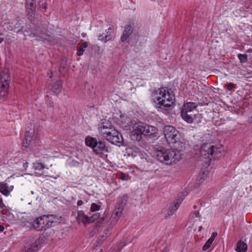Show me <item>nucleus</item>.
I'll return each instance as SVG.
<instances>
[{"label":"nucleus","instance_id":"obj_1","mask_svg":"<svg viewBox=\"0 0 252 252\" xmlns=\"http://www.w3.org/2000/svg\"><path fill=\"white\" fill-rule=\"evenodd\" d=\"M154 100L158 105L164 107L170 108L175 103L174 94L167 87L161 88L153 94Z\"/></svg>","mask_w":252,"mask_h":252},{"label":"nucleus","instance_id":"obj_2","mask_svg":"<svg viewBox=\"0 0 252 252\" xmlns=\"http://www.w3.org/2000/svg\"><path fill=\"white\" fill-rule=\"evenodd\" d=\"M212 143H204L200 148V154L201 157L205 158L219 159L224 156V148L220 143H218L215 145H211Z\"/></svg>","mask_w":252,"mask_h":252},{"label":"nucleus","instance_id":"obj_3","mask_svg":"<svg viewBox=\"0 0 252 252\" xmlns=\"http://www.w3.org/2000/svg\"><path fill=\"white\" fill-rule=\"evenodd\" d=\"M155 154L158 160L168 165L179 161L182 156L181 152L176 149L159 150Z\"/></svg>","mask_w":252,"mask_h":252},{"label":"nucleus","instance_id":"obj_4","mask_svg":"<svg viewBox=\"0 0 252 252\" xmlns=\"http://www.w3.org/2000/svg\"><path fill=\"white\" fill-rule=\"evenodd\" d=\"M157 131V128L154 126L141 123L136 124L133 126L130 138L133 141H140L142 139V135H151L156 133Z\"/></svg>","mask_w":252,"mask_h":252},{"label":"nucleus","instance_id":"obj_5","mask_svg":"<svg viewBox=\"0 0 252 252\" xmlns=\"http://www.w3.org/2000/svg\"><path fill=\"white\" fill-rule=\"evenodd\" d=\"M10 80L8 69H3L0 75V98L5 99L7 96Z\"/></svg>","mask_w":252,"mask_h":252},{"label":"nucleus","instance_id":"obj_6","mask_svg":"<svg viewBox=\"0 0 252 252\" xmlns=\"http://www.w3.org/2000/svg\"><path fill=\"white\" fill-rule=\"evenodd\" d=\"M163 132L167 142H169L171 140H174V142H177L178 131L175 127L171 126H166L164 127Z\"/></svg>","mask_w":252,"mask_h":252},{"label":"nucleus","instance_id":"obj_7","mask_svg":"<svg viewBox=\"0 0 252 252\" xmlns=\"http://www.w3.org/2000/svg\"><path fill=\"white\" fill-rule=\"evenodd\" d=\"M103 136L109 142H123L122 135L115 129L104 133Z\"/></svg>","mask_w":252,"mask_h":252},{"label":"nucleus","instance_id":"obj_8","mask_svg":"<svg viewBox=\"0 0 252 252\" xmlns=\"http://www.w3.org/2000/svg\"><path fill=\"white\" fill-rule=\"evenodd\" d=\"M48 221H49L48 218L45 217V216L44 215L36 218V219L33 221L32 225L33 228L36 230L41 231L48 228L47 222Z\"/></svg>","mask_w":252,"mask_h":252},{"label":"nucleus","instance_id":"obj_9","mask_svg":"<svg viewBox=\"0 0 252 252\" xmlns=\"http://www.w3.org/2000/svg\"><path fill=\"white\" fill-rule=\"evenodd\" d=\"M86 145L92 148L96 154H101L106 150L105 143H85Z\"/></svg>","mask_w":252,"mask_h":252},{"label":"nucleus","instance_id":"obj_10","mask_svg":"<svg viewBox=\"0 0 252 252\" xmlns=\"http://www.w3.org/2000/svg\"><path fill=\"white\" fill-rule=\"evenodd\" d=\"M119 124L123 129L130 130L132 125V122L129 118L122 116L121 117Z\"/></svg>","mask_w":252,"mask_h":252},{"label":"nucleus","instance_id":"obj_11","mask_svg":"<svg viewBox=\"0 0 252 252\" xmlns=\"http://www.w3.org/2000/svg\"><path fill=\"white\" fill-rule=\"evenodd\" d=\"M133 25L128 24L126 25L123 32V35L121 37V41L123 42L126 41L133 32Z\"/></svg>","mask_w":252,"mask_h":252},{"label":"nucleus","instance_id":"obj_12","mask_svg":"<svg viewBox=\"0 0 252 252\" xmlns=\"http://www.w3.org/2000/svg\"><path fill=\"white\" fill-rule=\"evenodd\" d=\"M196 111H186L185 112H184L183 114H181V116L185 121H186L189 124H191L193 122V120L196 117Z\"/></svg>","mask_w":252,"mask_h":252},{"label":"nucleus","instance_id":"obj_13","mask_svg":"<svg viewBox=\"0 0 252 252\" xmlns=\"http://www.w3.org/2000/svg\"><path fill=\"white\" fill-rule=\"evenodd\" d=\"M13 186H8L4 182L0 183V192L5 196H8L10 192L13 189Z\"/></svg>","mask_w":252,"mask_h":252},{"label":"nucleus","instance_id":"obj_14","mask_svg":"<svg viewBox=\"0 0 252 252\" xmlns=\"http://www.w3.org/2000/svg\"><path fill=\"white\" fill-rule=\"evenodd\" d=\"M76 219L79 223L81 222L83 223H89L92 222L91 218L86 215L82 211L78 212V216Z\"/></svg>","mask_w":252,"mask_h":252},{"label":"nucleus","instance_id":"obj_15","mask_svg":"<svg viewBox=\"0 0 252 252\" xmlns=\"http://www.w3.org/2000/svg\"><path fill=\"white\" fill-rule=\"evenodd\" d=\"M197 106L193 102H188L185 103L182 109L181 114H183L184 112L186 111H191V112H195V109Z\"/></svg>","mask_w":252,"mask_h":252},{"label":"nucleus","instance_id":"obj_16","mask_svg":"<svg viewBox=\"0 0 252 252\" xmlns=\"http://www.w3.org/2000/svg\"><path fill=\"white\" fill-rule=\"evenodd\" d=\"M128 198V196L127 194H124L118 202L116 207L123 210L126 204Z\"/></svg>","mask_w":252,"mask_h":252},{"label":"nucleus","instance_id":"obj_17","mask_svg":"<svg viewBox=\"0 0 252 252\" xmlns=\"http://www.w3.org/2000/svg\"><path fill=\"white\" fill-rule=\"evenodd\" d=\"M33 167L35 169V173L38 176L44 175V168L43 165L40 162H35L33 164Z\"/></svg>","mask_w":252,"mask_h":252},{"label":"nucleus","instance_id":"obj_18","mask_svg":"<svg viewBox=\"0 0 252 252\" xmlns=\"http://www.w3.org/2000/svg\"><path fill=\"white\" fill-rule=\"evenodd\" d=\"M62 87V82L60 81H57L53 84L52 90L55 94L57 95L61 93Z\"/></svg>","mask_w":252,"mask_h":252},{"label":"nucleus","instance_id":"obj_19","mask_svg":"<svg viewBox=\"0 0 252 252\" xmlns=\"http://www.w3.org/2000/svg\"><path fill=\"white\" fill-rule=\"evenodd\" d=\"M247 250V244L242 241H240L237 245L236 251L238 252H246Z\"/></svg>","mask_w":252,"mask_h":252},{"label":"nucleus","instance_id":"obj_20","mask_svg":"<svg viewBox=\"0 0 252 252\" xmlns=\"http://www.w3.org/2000/svg\"><path fill=\"white\" fill-rule=\"evenodd\" d=\"M34 132V130L32 128H31L29 130H26L25 134V139L27 142H31L32 140Z\"/></svg>","mask_w":252,"mask_h":252},{"label":"nucleus","instance_id":"obj_21","mask_svg":"<svg viewBox=\"0 0 252 252\" xmlns=\"http://www.w3.org/2000/svg\"><path fill=\"white\" fill-rule=\"evenodd\" d=\"M123 211V209H121L120 208L115 207L111 217L115 219H117V220H118L120 217L122 215Z\"/></svg>","mask_w":252,"mask_h":252},{"label":"nucleus","instance_id":"obj_22","mask_svg":"<svg viewBox=\"0 0 252 252\" xmlns=\"http://www.w3.org/2000/svg\"><path fill=\"white\" fill-rule=\"evenodd\" d=\"M45 217H47L48 218V220H49V221L47 222V226H48V228L49 227H51L53 225V223L56 222L58 220L57 217L53 215L45 216Z\"/></svg>","mask_w":252,"mask_h":252},{"label":"nucleus","instance_id":"obj_23","mask_svg":"<svg viewBox=\"0 0 252 252\" xmlns=\"http://www.w3.org/2000/svg\"><path fill=\"white\" fill-rule=\"evenodd\" d=\"M37 246L35 244H33L31 246L25 247L22 252H35L37 251Z\"/></svg>","mask_w":252,"mask_h":252},{"label":"nucleus","instance_id":"obj_24","mask_svg":"<svg viewBox=\"0 0 252 252\" xmlns=\"http://www.w3.org/2000/svg\"><path fill=\"white\" fill-rule=\"evenodd\" d=\"M88 47V43L87 42H83L81 46L78 49L77 51V55L79 56L82 55L84 52V48H86Z\"/></svg>","mask_w":252,"mask_h":252},{"label":"nucleus","instance_id":"obj_25","mask_svg":"<svg viewBox=\"0 0 252 252\" xmlns=\"http://www.w3.org/2000/svg\"><path fill=\"white\" fill-rule=\"evenodd\" d=\"M118 220L117 219L112 218V217L109 219L107 222V225L108 227L112 228L117 222Z\"/></svg>","mask_w":252,"mask_h":252},{"label":"nucleus","instance_id":"obj_26","mask_svg":"<svg viewBox=\"0 0 252 252\" xmlns=\"http://www.w3.org/2000/svg\"><path fill=\"white\" fill-rule=\"evenodd\" d=\"M110 35H111V33H110L109 34L105 35H104L103 34H100L98 37L99 40L106 42L110 40V39H111Z\"/></svg>","mask_w":252,"mask_h":252},{"label":"nucleus","instance_id":"obj_27","mask_svg":"<svg viewBox=\"0 0 252 252\" xmlns=\"http://www.w3.org/2000/svg\"><path fill=\"white\" fill-rule=\"evenodd\" d=\"M238 58L241 63H245L248 62V55L247 54H239L238 55Z\"/></svg>","mask_w":252,"mask_h":252},{"label":"nucleus","instance_id":"obj_28","mask_svg":"<svg viewBox=\"0 0 252 252\" xmlns=\"http://www.w3.org/2000/svg\"><path fill=\"white\" fill-rule=\"evenodd\" d=\"M46 30L44 29L43 31H38L37 30V31L35 32V33H34L35 35L37 36H40L41 37L43 38H45L46 37H44L46 36Z\"/></svg>","mask_w":252,"mask_h":252},{"label":"nucleus","instance_id":"obj_29","mask_svg":"<svg viewBox=\"0 0 252 252\" xmlns=\"http://www.w3.org/2000/svg\"><path fill=\"white\" fill-rule=\"evenodd\" d=\"M100 209V206L99 205H97L94 203H93L91 204V211L92 212H94L96 211H98Z\"/></svg>","mask_w":252,"mask_h":252},{"label":"nucleus","instance_id":"obj_30","mask_svg":"<svg viewBox=\"0 0 252 252\" xmlns=\"http://www.w3.org/2000/svg\"><path fill=\"white\" fill-rule=\"evenodd\" d=\"M177 210V209H175L174 205L171 206L169 210L168 211L167 214L169 216H172L174 214L175 211Z\"/></svg>","mask_w":252,"mask_h":252},{"label":"nucleus","instance_id":"obj_31","mask_svg":"<svg viewBox=\"0 0 252 252\" xmlns=\"http://www.w3.org/2000/svg\"><path fill=\"white\" fill-rule=\"evenodd\" d=\"M183 200L182 198H179L176 200V202H175L174 205L175 209H178L180 206V204L181 203Z\"/></svg>","mask_w":252,"mask_h":252},{"label":"nucleus","instance_id":"obj_32","mask_svg":"<svg viewBox=\"0 0 252 252\" xmlns=\"http://www.w3.org/2000/svg\"><path fill=\"white\" fill-rule=\"evenodd\" d=\"M85 142H97V140L96 138L92 137L90 136H88L86 137Z\"/></svg>","mask_w":252,"mask_h":252},{"label":"nucleus","instance_id":"obj_33","mask_svg":"<svg viewBox=\"0 0 252 252\" xmlns=\"http://www.w3.org/2000/svg\"><path fill=\"white\" fill-rule=\"evenodd\" d=\"M120 179H121L122 180H128V175H126L125 173H122L121 174Z\"/></svg>","mask_w":252,"mask_h":252},{"label":"nucleus","instance_id":"obj_34","mask_svg":"<svg viewBox=\"0 0 252 252\" xmlns=\"http://www.w3.org/2000/svg\"><path fill=\"white\" fill-rule=\"evenodd\" d=\"M99 217H100V214L98 213H95L94 214L93 216H92L91 217H90L91 218L92 222L94 221L95 220L99 218Z\"/></svg>","mask_w":252,"mask_h":252},{"label":"nucleus","instance_id":"obj_35","mask_svg":"<svg viewBox=\"0 0 252 252\" xmlns=\"http://www.w3.org/2000/svg\"><path fill=\"white\" fill-rule=\"evenodd\" d=\"M205 177H206V174L204 172L202 175L198 176V179L199 181L202 182V181L204 180Z\"/></svg>","mask_w":252,"mask_h":252},{"label":"nucleus","instance_id":"obj_36","mask_svg":"<svg viewBox=\"0 0 252 252\" xmlns=\"http://www.w3.org/2000/svg\"><path fill=\"white\" fill-rule=\"evenodd\" d=\"M210 246L211 245H210L209 244L206 242L202 247V250L203 251H206L210 247Z\"/></svg>","mask_w":252,"mask_h":252},{"label":"nucleus","instance_id":"obj_37","mask_svg":"<svg viewBox=\"0 0 252 252\" xmlns=\"http://www.w3.org/2000/svg\"><path fill=\"white\" fill-rule=\"evenodd\" d=\"M233 87H234L233 84H232L231 83H228L227 85V89L229 91H230L232 90V89L233 88Z\"/></svg>","mask_w":252,"mask_h":252},{"label":"nucleus","instance_id":"obj_38","mask_svg":"<svg viewBox=\"0 0 252 252\" xmlns=\"http://www.w3.org/2000/svg\"><path fill=\"white\" fill-rule=\"evenodd\" d=\"M23 143L22 147H23V148H24V149H23V150H25L26 148L29 147L30 143Z\"/></svg>","mask_w":252,"mask_h":252},{"label":"nucleus","instance_id":"obj_39","mask_svg":"<svg viewBox=\"0 0 252 252\" xmlns=\"http://www.w3.org/2000/svg\"><path fill=\"white\" fill-rule=\"evenodd\" d=\"M217 236V233L216 232H213L211 236V238L214 240L215 237Z\"/></svg>","mask_w":252,"mask_h":252},{"label":"nucleus","instance_id":"obj_40","mask_svg":"<svg viewBox=\"0 0 252 252\" xmlns=\"http://www.w3.org/2000/svg\"><path fill=\"white\" fill-rule=\"evenodd\" d=\"M214 241V240L211 239V238H210L206 242V243H207L208 244H209L210 245H211V244H212L213 242Z\"/></svg>","mask_w":252,"mask_h":252},{"label":"nucleus","instance_id":"obj_41","mask_svg":"<svg viewBox=\"0 0 252 252\" xmlns=\"http://www.w3.org/2000/svg\"><path fill=\"white\" fill-rule=\"evenodd\" d=\"M193 213H194V216H195L196 217H197V218H198V217H200V214H199V212H197V211H194Z\"/></svg>","mask_w":252,"mask_h":252},{"label":"nucleus","instance_id":"obj_42","mask_svg":"<svg viewBox=\"0 0 252 252\" xmlns=\"http://www.w3.org/2000/svg\"><path fill=\"white\" fill-rule=\"evenodd\" d=\"M77 204L78 206H81L83 204V201L82 200H78Z\"/></svg>","mask_w":252,"mask_h":252},{"label":"nucleus","instance_id":"obj_43","mask_svg":"<svg viewBox=\"0 0 252 252\" xmlns=\"http://www.w3.org/2000/svg\"><path fill=\"white\" fill-rule=\"evenodd\" d=\"M14 26H15L14 29L19 28L20 24L18 22H16V23L15 24Z\"/></svg>","mask_w":252,"mask_h":252},{"label":"nucleus","instance_id":"obj_44","mask_svg":"<svg viewBox=\"0 0 252 252\" xmlns=\"http://www.w3.org/2000/svg\"><path fill=\"white\" fill-rule=\"evenodd\" d=\"M61 66L63 68H64L66 66V63H62L61 64Z\"/></svg>","mask_w":252,"mask_h":252},{"label":"nucleus","instance_id":"obj_45","mask_svg":"<svg viewBox=\"0 0 252 252\" xmlns=\"http://www.w3.org/2000/svg\"><path fill=\"white\" fill-rule=\"evenodd\" d=\"M4 229V227L3 226V225H0V232H2Z\"/></svg>","mask_w":252,"mask_h":252},{"label":"nucleus","instance_id":"obj_46","mask_svg":"<svg viewBox=\"0 0 252 252\" xmlns=\"http://www.w3.org/2000/svg\"><path fill=\"white\" fill-rule=\"evenodd\" d=\"M42 7L43 8L46 9L47 8V5H46V3H43L42 5Z\"/></svg>","mask_w":252,"mask_h":252},{"label":"nucleus","instance_id":"obj_47","mask_svg":"<svg viewBox=\"0 0 252 252\" xmlns=\"http://www.w3.org/2000/svg\"><path fill=\"white\" fill-rule=\"evenodd\" d=\"M28 164H29V163H28V162H25V163L24 164V165H23L24 167H25V168H26L28 167Z\"/></svg>","mask_w":252,"mask_h":252},{"label":"nucleus","instance_id":"obj_48","mask_svg":"<svg viewBox=\"0 0 252 252\" xmlns=\"http://www.w3.org/2000/svg\"><path fill=\"white\" fill-rule=\"evenodd\" d=\"M4 41L3 38L0 37V43H2Z\"/></svg>","mask_w":252,"mask_h":252},{"label":"nucleus","instance_id":"obj_49","mask_svg":"<svg viewBox=\"0 0 252 252\" xmlns=\"http://www.w3.org/2000/svg\"><path fill=\"white\" fill-rule=\"evenodd\" d=\"M202 229V226H200L199 227V229H198V231H201V230Z\"/></svg>","mask_w":252,"mask_h":252},{"label":"nucleus","instance_id":"obj_50","mask_svg":"<svg viewBox=\"0 0 252 252\" xmlns=\"http://www.w3.org/2000/svg\"><path fill=\"white\" fill-rule=\"evenodd\" d=\"M82 35L83 36L85 37V35H86V34H85V33H82Z\"/></svg>","mask_w":252,"mask_h":252},{"label":"nucleus","instance_id":"obj_51","mask_svg":"<svg viewBox=\"0 0 252 252\" xmlns=\"http://www.w3.org/2000/svg\"><path fill=\"white\" fill-rule=\"evenodd\" d=\"M122 143V145L124 146V145H125V144H125V143H126H126L123 142V143ZM125 146H126V144H125Z\"/></svg>","mask_w":252,"mask_h":252},{"label":"nucleus","instance_id":"obj_52","mask_svg":"<svg viewBox=\"0 0 252 252\" xmlns=\"http://www.w3.org/2000/svg\"><path fill=\"white\" fill-rule=\"evenodd\" d=\"M116 145H117V146H119V147H120L121 145H118V144H116Z\"/></svg>","mask_w":252,"mask_h":252},{"label":"nucleus","instance_id":"obj_53","mask_svg":"<svg viewBox=\"0 0 252 252\" xmlns=\"http://www.w3.org/2000/svg\"><path fill=\"white\" fill-rule=\"evenodd\" d=\"M33 5V3H31V6H32Z\"/></svg>","mask_w":252,"mask_h":252},{"label":"nucleus","instance_id":"obj_54","mask_svg":"<svg viewBox=\"0 0 252 252\" xmlns=\"http://www.w3.org/2000/svg\"><path fill=\"white\" fill-rule=\"evenodd\" d=\"M108 31H109V30H111V29L110 28H109V29H108Z\"/></svg>","mask_w":252,"mask_h":252},{"label":"nucleus","instance_id":"obj_55","mask_svg":"<svg viewBox=\"0 0 252 252\" xmlns=\"http://www.w3.org/2000/svg\"><path fill=\"white\" fill-rule=\"evenodd\" d=\"M13 28H11V29H10V30H13Z\"/></svg>","mask_w":252,"mask_h":252},{"label":"nucleus","instance_id":"obj_56","mask_svg":"<svg viewBox=\"0 0 252 252\" xmlns=\"http://www.w3.org/2000/svg\"><path fill=\"white\" fill-rule=\"evenodd\" d=\"M250 52H252V49H251V50H250Z\"/></svg>","mask_w":252,"mask_h":252},{"label":"nucleus","instance_id":"obj_57","mask_svg":"<svg viewBox=\"0 0 252 252\" xmlns=\"http://www.w3.org/2000/svg\"><path fill=\"white\" fill-rule=\"evenodd\" d=\"M99 252H103L102 250H101Z\"/></svg>","mask_w":252,"mask_h":252}]
</instances>
